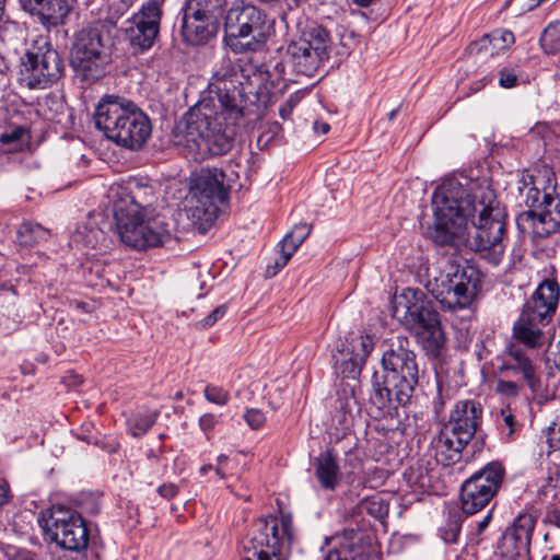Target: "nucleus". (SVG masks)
Segmentation results:
<instances>
[{
  "mask_svg": "<svg viewBox=\"0 0 560 560\" xmlns=\"http://www.w3.org/2000/svg\"><path fill=\"white\" fill-rule=\"evenodd\" d=\"M176 399H180L182 398V394L180 393H177L176 396H175Z\"/></svg>",
  "mask_w": 560,
  "mask_h": 560,
  "instance_id": "obj_64",
  "label": "nucleus"
},
{
  "mask_svg": "<svg viewBox=\"0 0 560 560\" xmlns=\"http://www.w3.org/2000/svg\"><path fill=\"white\" fill-rule=\"evenodd\" d=\"M536 524V518L529 513L520 514L502 536V547L506 560L528 553Z\"/></svg>",
  "mask_w": 560,
  "mask_h": 560,
  "instance_id": "obj_23",
  "label": "nucleus"
},
{
  "mask_svg": "<svg viewBox=\"0 0 560 560\" xmlns=\"http://www.w3.org/2000/svg\"><path fill=\"white\" fill-rule=\"evenodd\" d=\"M499 84L504 89H511L517 84V75L513 70L503 68L500 70Z\"/></svg>",
  "mask_w": 560,
  "mask_h": 560,
  "instance_id": "obj_43",
  "label": "nucleus"
},
{
  "mask_svg": "<svg viewBox=\"0 0 560 560\" xmlns=\"http://www.w3.org/2000/svg\"><path fill=\"white\" fill-rule=\"evenodd\" d=\"M492 518L491 512H489L481 521L477 524V532L478 534H481L489 525L490 521Z\"/></svg>",
  "mask_w": 560,
  "mask_h": 560,
  "instance_id": "obj_53",
  "label": "nucleus"
},
{
  "mask_svg": "<svg viewBox=\"0 0 560 560\" xmlns=\"http://www.w3.org/2000/svg\"><path fill=\"white\" fill-rule=\"evenodd\" d=\"M516 225L521 233L541 238L556 233L560 229V195L557 189H548L536 211L518 213Z\"/></svg>",
  "mask_w": 560,
  "mask_h": 560,
  "instance_id": "obj_20",
  "label": "nucleus"
},
{
  "mask_svg": "<svg viewBox=\"0 0 560 560\" xmlns=\"http://www.w3.org/2000/svg\"><path fill=\"white\" fill-rule=\"evenodd\" d=\"M540 46L546 54L560 51V22L555 21L548 24L539 38Z\"/></svg>",
  "mask_w": 560,
  "mask_h": 560,
  "instance_id": "obj_32",
  "label": "nucleus"
},
{
  "mask_svg": "<svg viewBox=\"0 0 560 560\" xmlns=\"http://www.w3.org/2000/svg\"><path fill=\"white\" fill-rule=\"evenodd\" d=\"M226 0H186L184 10L200 16H210L220 20L223 15Z\"/></svg>",
  "mask_w": 560,
  "mask_h": 560,
  "instance_id": "obj_31",
  "label": "nucleus"
},
{
  "mask_svg": "<svg viewBox=\"0 0 560 560\" xmlns=\"http://www.w3.org/2000/svg\"><path fill=\"white\" fill-rule=\"evenodd\" d=\"M226 46L235 54L260 50L270 35L271 22L257 7L236 0L224 16Z\"/></svg>",
  "mask_w": 560,
  "mask_h": 560,
  "instance_id": "obj_9",
  "label": "nucleus"
},
{
  "mask_svg": "<svg viewBox=\"0 0 560 560\" xmlns=\"http://www.w3.org/2000/svg\"><path fill=\"white\" fill-rule=\"evenodd\" d=\"M113 213L120 242L132 249L160 247L171 237L168 224L160 215L121 208L113 209Z\"/></svg>",
  "mask_w": 560,
  "mask_h": 560,
  "instance_id": "obj_12",
  "label": "nucleus"
},
{
  "mask_svg": "<svg viewBox=\"0 0 560 560\" xmlns=\"http://www.w3.org/2000/svg\"><path fill=\"white\" fill-rule=\"evenodd\" d=\"M218 422L213 413H205L199 418V427L205 433L212 431Z\"/></svg>",
  "mask_w": 560,
  "mask_h": 560,
  "instance_id": "obj_47",
  "label": "nucleus"
},
{
  "mask_svg": "<svg viewBox=\"0 0 560 560\" xmlns=\"http://www.w3.org/2000/svg\"><path fill=\"white\" fill-rule=\"evenodd\" d=\"M21 242L25 245H33L47 240L49 231L37 223H23L19 230Z\"/></svg>",
  "mask_w": 560,
  "mask_h": 560,
  "instance_id": "obj_33",
  "label": "nucleus"
},
{
  "mask_svg": "<svg viewBox=\"0 0 560 560\" xmlns=\"http://www.w3.org/2000/svg\"><path fill=\"white\" fill-rule=\"evenodd\" d=\"M400 110V105L394 109H392L388 114H387V117H388V120H394L396 118V116L398 115Z\"/></svg>",
  "mask_w": 560,
  "mask_h": 560,
  "instance_id": "obj_57",
  "label": "nucleus"
},
{
  "mask_svg": "<svg viewBox=\"0 0 560 560\" xmlns=\"http://www.w3.org/2000/svg\"><path fill=\"white\" fill-rule=\"evenodd\" d=\"M514 43V34L508 30H498L485 35L479 42V49L490 55L506 50Z\"/></svg>",
  "mask_w": 560,
  "mask_h": 560,
  "instance_id": "obj_30",
  "label": "nucleus"
},
{
  "mask_svg": "<svg viewBox=\"0 0 560 560\" xmlns=\"http://www.w3.org/2000/svg\"><path fill=\"white\" fill-rule=\"evenodd\" d=\"M384 373L372 377L371 407L376 418L397 419L418 385L419 368L407 337L398 336L383 353Z\"/></svg>",
  "mask_w": 560,
  "mask_h": 560,
  "instance_id": "obj_2",
  "label": "nucleus"
},
{
  "mask_svg": "<svg viewBox=\"0 0 560 560\" xmlns=\"http://www.w3.org/2000/svg\"><path fill=\"white\" fill-rule=\"evenodd\" d=\"M38 524L58 546L70 551H81L89 545V530L77 511L57 505L40 513Z\"/></svg>",
  "mask_w": 560,
  "mask_h": 560,
  "instance_id": "obj_14",
  "label": "nucleus"
},
{
  "mask_svg": "<svg viewBox=\"0 0 560 560\" xmlns=\"http://www.w3.org/2000/svg\"><path fill=\"white\" fill-rule=\"evenodd\" d=\"M163 0H147L126 21L125 34L135 52L150 49L160 33Z\"/></svg>",
  "mask_w": 560,
  "mask_h": 560,
  "instance_id": "obj_19",
  "label": "nucleus"
},
{
  "mask_svg": "<svg viewBox=\"0 0 560 560\" xmlns=\"http://www.w3.org/2000/svg\"><path fill=\"white\" fill-rule=\"evenodd\" d=\"M225 173L217 167L201 170L185 197L184 211L200 233L211 228L220 205L228 201L230 185L225 183Z\"/></svg>",
  "mask_w": 560,
  "mask_h": 560,
  "instance_id": "obj_7",
  "label": "nucleus"
},
{
  "mask_svg": "<svg viewBox=\"0 0 560 560\" xmlns=\"http://www.w3.org/2000/svg\"><path fill=\"white\" fill-rule=\"evenodd\" d=\"M497 423L508 438H511L516 430L517 423L510 407L502 408L497 416Z\"/></svg>",
  "mask_w": 560,
  "mask_h": 560,
  "instance_id": "obj_36",
  "label": "nucleus"
},
{
  "mask_svg": "<svg viewBox=\"0 0 560 560\" xmlns=\"http://www.w3.org/2000/svg\"><path fill=\"white\" fill-rule=\"evenodd\" d=\"M482 419V407L475 399L458 400L448 421L432 441L438 463L450 466L459 460L462 451L475 436Z\"/></svg>",
  "mask_w": 560,
  "mask_h": 560,
  "instance_id": "obj_6",
  "label": "nucleus"
},
{
  "mask_svg": "<svg viewBox=\"0 0 560 560\" xmlns=\"http://www.w3.org/2000/svg\"><path fill=\"white\" fill-rule=\"evenodd\" d=\"M545 324L546 322L522 312L513 324V340L506 346L505 360L500 368L501 371L520 373L533 392L540 388V377L529 352L544 346L545 335L541 327Z\"/></svg>",
  "mask_w": 560,
  "mask_h": 560,
  "instance_id": "obj_8",
  "label": "nucleus"
},
{
  "mask_svg": "<svg viewBox=\"0 0 560 560\" xmlns=\"http://www.w3.org/2000/svg\"><path fill=\"white\" fill-rule=\"evenodd\" d=\"M497 390L502 395L515 397L518 395L520 388L515 382L500 380L497 384Z\"/></svg>",
  "mask_w": 560,
  "mask_h": 560,
  "instance_id": "obj_44",
  "label": "nucleus"
},
{
  "mask_svg": "<svg viewBox=\"0 0 560 560\" xmlns=\"http://www.w3.org/2000/svg\"><path fill=\"white\" fill-rule=\"evenodd\" d=\"M159 410H138L127 419V430L133 438L143 436L156 422Z\"/></svg>",
  "mask_w": 560,
  "mask_h": 560,
  "instance_id": "obj_29",
  "label": "nucleus"
},
{
  "mask_svg": "<svg viewBox=\"0 0 560 560\" xmlns=\"http://www.w3.org/2000/svg\"><path fill=\"white\" fill-rule=\"evenodd\" d=\"M393 317L411 331L431 358H439L445 346V334L433 302L420 289L407 288L393 300Z\"/></svg>",
  "mask_w": 560,
  "mask_h": 560,
  "instance_id": "obj_5",
  "label": "nucleus"
},
{
  "mask_svg": "<svg viewBox=\"0 0 560 560\" xmlns=\"http://www.w3.org/2000/svg\"><path fill=\"white\" fill-rule=\"evenodd\" d=\"M291 539L290 518L258 520L252 526L248 545L245 547L252 556L244 560H284L281 549L284 542L290 544Z\"/></svg>",
  "mask_w": 560,
  "mask_h": 560,
  "instance_id": "obj_16",
  "label": "nucleus"
},
{
  "mask_svg": "<svg viewBox=\"0 0 560 560\" xmlns=\"http://www.w3.org/2000/svg\"><path fill=\"white\" fill-rule=\"evenodd\" d=\"M230 109L220 108L213 98L199 102L185 115V142L196 159L226 154L234 144L241 114L230 115Z\"/></svg>",
  "mask_w": 560,
  "mask_h": 560,
  "instance_id": "obj_3",
  "label": "nucleus"
},
{
  "mask_svg": "<svg viewBox=\"0 0 560 560\" xmlns=\"http://www.w3.org/2000/svg\"><path fill=\"white\" fill-rule=\"evenodd\" d=\"M94 121L108 140L132 151L140 150L152 132L149 117L119 96H104L95 108Z\"/></svg>",
  "mask_w": 560,
  "mask_h": 560,
  "instance_id": "obj_4",
  "label": "nucleus"
},
{
  "mask_svg": "<svg viewBox=\"0 0 560 560\" xmlns=\"http://www.w3.org/2000/svg\"><path fill=\"white\" fill-rule=\"evenodd\" d=\"M542 522L560 528V500L547 506Z\"/></svg>",
  "mask_w": 560,
  "mask_h": 560,
  "instance_id": "obj_42",
  "label": "nucleus"
},
{
  "mask_svg": "<svg viewBox=\"0 0 560 560\" xmlns=\"http://www.w3.org/2000/svg\"><path fill=\"white\" fill-rule=\"evenodd\" d=\"M311 233V226L306 223H300L294 225V228L285 235L289 240L295 242V244L300 245L306 240V237Z\"/></svg>",
  "mask_w": 560,
  "mask_h": 560,
  "instance_id": "obj_41",
  "label": "nucleus"
},
{
  "mask_svg": "<svg viewBox=\"0 0 560 560\" xmlns=\"http://www.w3.org/2000/svg\"><path fill=\"white\" fill-rule=\"evenodd\" d=\"M226 310L228 307L225 304L215 307L208 316L198 322V327L202 329L210 328L226 314Z\"/></svg>",
  "mask_w": 560,
  "mask_h": 560,
  "instance_id": "obj_40",
  "label": "nucleus"
},
{
  "mask_svg": "<svg viewBox=\"0 0 560 560\" xmlns=\"http://www.w3.org/2000/svg\"><path fill=\"white\" fill-rule=\"evenodd\" d=\"M112 192L117 198L114 201L115 208L122 210H136V213H152L151 209L156 197L154 188L147 180L132 179L125 187L118 186L112 188Z\"/></svg>",
  "mask_w": 560,
  "mask_h": 560,
  "instance_id": "obj_22",
  "label": "nucleus"
},
{
  "mask_svg": "<svg viewBox=\"0 0 560 560\" xmlns=\"http://www.w3.org/2000/svg\"><path fill=\"white\" fill-rule=\"evenodd\" d=\"M78 438L82 441H85L86 443H92V439L89 438L88 435L85 434H82V435H78Z\"/></svg>",
  "mask_w": 560,
  "mask_h": 560,
  "instance_id": "obj_61",
  "label": "nucleus"
},
{
  "mask_svg": "<svg viewBox=\"0 0 560 560\" xmlns=\"http://www.w3.org/2000/svg\"><path fill=\"white\" fill-rule=\"evenodd\" d=\"M212 469H213V466L210 464H207V465H203L200 467L199 472L201 476H206Z\"/></svg>",
  "mask_w": 560,
  "mask_h": 560,
  "instance_id": "obj_56",
  "label": "nucleus"
},
{
  "mask_svg": "<svg viewBox=\"0 0 560 560\" xmlns=\"http://www.w3.org/2000/svg\"><path fill=\"white\" fill-rule=\"evenodd\" d=\"M269 73L260 69L245 75L244 71L230 59H224L209 81V91L217 97L215 105L230 109V115L244 109L243 93L260 94L268 90Z\"/></svg>",
  "mask_w": 560,
  "mask_h": 560,
  "instance_id": "obj_10",
  "label": "nucleus"
},
{
  "mask_svg": "<svg viewBox=\"0 0 560 560\" xmlns=\"http://www.w3.org/2000/svg\"><path fill=\"white\" fill-rule=\"evenodd\" d=\"M299 103V97L296 95H291L279 108V115L283 120H287L291 117L294 107Z\"/></svg>",
  "mask_w": 560,
  "mask_h": 560,
  "instance_id": "obj_45",
  "label": "nucleus"
},
{
  "mask_svg": "<svg viewBox=\"0 0 560 560\" xmlns=\"http://www.w3.org/2000/svg\"><path fill=\"white\" fill-rule=\"evenodd\" d=\"M375 505H378V510H381V509H382L381 504H378L375 500H371V501H370V506H369V511H370L371 513H374V506H375Z\"/></svg>",
  "mask_w": 560,
  "mask_h": 560,
  "instance_id": "obj_59",
  "label": "nucleus"
},
{
  "mask_svg": "<svg viewBox=\"0 0 560 560\" xmlns=\"http://www.w3.org/2000/svg\"><path fill=\"white\" fill-rule=\"evenodd\" d=\"M27 137V131L23 127H15L11 131L4 132L0 136V141L3 144H14V150L22 147V143Z\"/></svg>",
  "mask_w": 560,
  "mask_h": 560,
  "instance_id": "obj_37",
  "label": "nucleus"
},
{
  "mask_svg": "<svg viewBox=\"0 0 560 560\" xmlns=\"http://www.w3.org/2000/svg\"><path fill=\"white\" fill-rule=\"evenodd\" d=\"M313 466L320 488L325 491H335L341 481L337 457L330 451L323 452L314 458Z\"/></svg>",
  "mask_w": 560,
  "mask_h": 560,
  "instance_id": "obj_28",
  "label": "nucleus"
},
{
  "mask_svg": "<svg viewBox=\"0 0 560 560\" xmlns=\"http://www.w3.org/2000/svg\"><path fill=\"white\" fill-rule=\"evenodd\" d=\"M213 470L215 471V474L221 478V479H224L225 478V474L223 472L222 468L220 466L213 468Z\"/></svg>",
  "mask_w": 560,
  "mask_h": 560,
  "instance_id": "obj_60",
  "label": "nucleus"
},
{
  "mask_svg": "<svg viewBox=\"0 0 560 560\" xmlns=\"http://www.w3.org/2000/svg\"><path fill=\"white\" fill-rule=\"evenodd\" d=\"M377 0H352V2L359 7H369L371 4H373L374 2H376Z\"/></svg>",
  "mask_w": 560,
  "mask_h": 560,
  "instance_id": "obj_55",
  "label": "nucleus"
},
{
  "mask_svg": "<svg viewBox=\"0 0 560 560\" xmlns=\"http://www.w3.org/2000/svg\"><path fill=\"white\" fill-rule=\"evenodd\" d=\"M373 347V339L368 335L351 334L345 340H337L332 352L336 372L345 377H355Z\"/></svg>",
  "mask_w": 560,
  "mask_h": 560,
  "instance_id": "obj_21",
  "label": "nucleus"
},
{
  "mask_svg": "<svg viewBox=\"0 0 560 560\" xmlns=\"http://www.w3.org/2000/svg\"><path fill=\"white\" fill-rule=\"evenodd\" d=\"M279 247L280 256L275 260V270L272 271L271 276H276L277 272L288 264L300 245L284 236L283 240L279 243Z\"/></svg>",
  "mask_w": 560,
  "mask_h": 560,
  "instance_id": "obj_34",
  "label": "nucleus"
},
{
  "mask_svg": "<svg viewBox=\"0 0 560 560\" xmlns=\"http://www.w3.org/2000/svg\"><path fill=\"white\" fill-rule=\"evenodd\" d=\"M219 20L210 16H200L184 10L182 34L190 45H203L213 38L219 30Z\"/></svg>",
  "mask_w": 560,
  "mask_h": 560,
  "instance_id": "obj_27",
  "label": "nucleus"
},
{
  "mask_svg": "<svg viewBox=\"0 0 560 560\" xmlns=\"http://www.w3.org/2000/svg\"><path fill=\"white\" fill-rule=\"evenodd\" d=\"M203 396L209 402L218 406L228 405L231 398L226 389L212 384L205 386Z\"/></svg>",
  "mask_w": 560,
  "mask_h": 560,
  "instance_id": "obj_35",
  "label": "nucleus"
},
{
  "mask_svg": "<svg viewBox=\"0 0 560 560\" xmlns=\"http://www.w3.org/2000/svg\"><path fill=\"white\" fill-rule=\"evenodd\" d=\"M445 397L442 387L439 385L438 395L433 400V408L436 416H440L444 410Z\"/></svg>",
  "mask_w": 560,
  "mask_h": 560,
  "instance_id": "obj_49",
  "label": "nucleus"
},
{
  "mask_svg": "<svg viewBox=\"0 0 560 560\" xmlns=\"http://www.w3.org/2000/svg\"><path fill=\"white\" fill-rule=\"evenodd\" d=\"M228 458L229 457L226 455H224V454L219 455L218 458H217V462H218L219 466L221 467V465L226 463Z\"/></svg>",
  "mask_w": 560,
  "mask_h": 560,
  "instance_id": "obj_58",
  "label": "nucleus"
},
{
  "mask_svg": "<svg viewBox=\"0 0 560 560\" xmlns=\"http://www.w3.org/2000/svg\"><path fill=\"white\" fill-rule=\"evenodd\" d=\"M110 61V38L102 25H89L74 34L70 66L75 78L91 85L105 74Z\"/></svg>",
  "mask_w": 560,
  "mask_h": 560,
  "instance_id": "obj_11",
  "label": "nucleus"
},
{
  "mask_svg": "<svg viewBox=\"0 0 560 560\" xmlns=\"http://www.w3.org/2000/svg\"><path fill=\"white\" fill-rule=\"evenodd\" d=\"M10 499V489L8 485L0 483V505L5 504Z\"/></svg>",
  "mask_w": 560,
  "mask_h": 560,
  "instance_id": "obj_52",
  "label": "nucleus"
},
{
  "mask_svg": "<svg viewBox=\"0 0 560 560\" xmlns=\"http://www.w3.org/2000/svg\"><path fill=\"white\" fill-rule=\"evenodd\" d=\"M559 284L556 280L546 279L524 304L522 312L548 323L556 313L559 302Z\"/></svg>",
  "mask_w": 560,
  "mask_h": 560,
  "instance_id": "obj_24",
  "label": "nucleus"
},
{
  "mask_svg": "<svg viewBox=\"0 0 560 560\" xmlns=\"http://www.w3.org/2000/svg\"><path fill=\"white\" fill-rule=\"evenodd\" d=\"M555 176L551 171H537L535 174L524 172L518 180V192L529 210L541 205L544 195L548 189H556Z\"/></svg>",
  "mask_w": 560,
  "mask_h": 560,
  "instance_id": "obj_26",
  "label": "nucleus"
},
{
  "mask_svg": "<svg viewBox=\"0 0 560 560\" xmlns=\"http://www.w3.org/2000/svg\"><path fill=\"white\" fill-rule=\"evenodd\" d=\"M547 441L550 448L555 451L560 448V423H552L549 427Z\"/></svg>",
  "mask_w": 560,
  "mask_h": 560,
  "instance_id": "obj_46",
  "label": "nucleus"
},
{
  "mask_svg": "<svg viewBox=\"0 0 560 560\" xmlns=\"http://www.w3.org/2000/svg\"><path fill=\"white\" fill-rule=\"evenodd\" d=\"M4 553L7 560H38L33 551L15 546H7Z\"/></svg>",
  "mask_w": 560,
  "mask_h": 560,
  "instance_id": "obj_38",
  "label": "nucleus"
},
{
  "mask_svg": "<svg viewBox=\"0 0 560 560\" xmlns=\"http://www.w3.org/2000/svg\"><path fill=\"white\" fill-rule=\"evenodd\" d=\"M432 207V238L438 245H448L460 238L468 219L476 212L478 218L472 222L468 245L490 264L501 261L505 250L506 214L491 188L477 183L467 188L457 179L450 178L436 187Z\"/></svg>",
  "mask_w": 560,
  "mask_h": 560,
  "instance_id": "obj_1",
  "label": "nucleus"
},
{
  "mask_svg": "<svg viewBox=\"0 0 560 560\" xmlns=\"http://www.w3.org/2000/svg\"><path fill=\"white\" fill-rule=\"evenodd\" d=\"M330 36L320 25L310 24L288 46V54L299 73L312 77L329 58Z\"/></svg>",
  "mask_w": 560,
  "mask_h": 560,
  "instance_id": "obj_17",
  "label": "nucleus"
},
{
  "mask_svg": "<svg viewBox=\"0 0 560 560\" xmlns=\"http://www.w3.org/2000/svg\"><path fill=\"white\" fill-rule=\"evenodd\" d=\"M244 420L253 430H258L265 424L266 417L261 410L253 408L246 410Z\"/></svg>",
  "mask_w": 560,
  "mask_h": 560,
  "instance_id": "obj_39",
  "label": "nucleus"
},
{
  "mask_svg": "<svg viewBox=\"0 0 560 560\" xmlns=\"http://www.w3.org/2000/svg\"><path fill=\"white\" fill-rule=\"evenodd\" d=\"M544 560H560V556L559 555H552L549 559H544Z\"/></svg>",
  "mask_w": 560,
  "mask_h": 560,
  "instance_id": "obj_62",
  "label": "nucleus"
},
{
  "mask_svg": "<svg viewBox=\"0 0 560 560\" xmlns=\"http://www.w3.org/2000/svg\"><path fill=\"white\" fill-rule=\"evenodd\" d=\"M330 126L327 122H315L314 124V130L317 133L325 135L329 131Z\"/></svg>",
  "mask_w": 560,
  "mask_h": 560,
  "instance_id": "obj_54",
  "label": "nucleus"
},
{
  "mask_svg": "<svg viewBox=\"0 0 560 560\" xmlns=\"http://www.w3.org/2000/svg\"><path fill=\"white\" fill-rule=\"evenodd\" d=\"M63 74V62L57 50L43 40L21 58L20 81L28 89H46Z\"/></svg>",
  "mask_w": 560,
  "mask_h": 560,
  "instance_id": "obj_15",
  "label": "nucleus"
},
{
  "mask_svg": "<svg viewBox=\"0 0 560 560\" xmlns=\"http://www.w3.org/2000/svg\"><path fill=\"white\" fill-rule=\"evenodd\" d=\"M350 400H354V396H352V395H351L349 398H347V402H346V405H347V407H349V408H350V406H349Z\"/></svg>",
  "mask_w": 560,
  "mask_h": 560,
  "instance_id": "obj_63",
  "label": "nucleus"
},
{
  "mask_svg": "<svg viewBox=\"0 0 560 560\" xmlns=\"http://www.w3.org/2000/svg\"><path fill=\"white\" fill-rule=\"evenodd\" d=\"M541 494H545V495L551 494L552 498L556 497V486L552 485L551 478L548 479V483L546 486L540 488L539 495H541Z\"/></svg>",
  "mask_w": 560,
  "mask_h": 560,
  "instance_id": "obj_51",
  "label": "nucleus"
},
{
  "mask_svg": "<svg viewBox=\"0 0 560 560\" xmlns=\"http://www.w3.org/2000/svg\"><path fill=\"white\" fill-rule=\"evenodd\" d=\"M74 0H20L24 11L46 27H56L65 23Z\"/></svg>",
  "mask_w": 560,
  "mask_h": 560,
  "instance_id": "obj_25",
  "label": "nucleus"
},
{
  "mask_svg": "<svg viewBox=\"0 0 560 560\" xmlns=\"http://www.w3.org/2000/svg\"><path fill=\"white\" fill-rule=\"evenodd\" d=\"M480 284V272L468 265L450 261L432 289L436 301L447 311L464 310L470 306Z\"/></svg>",
  "mask_w": 560,
  "mask_h": 560,
  "instance_id": "obj_13",
  "label": "nucleus"
},
{
  "mask_svg": "<svg viewBox=\"0 0 560 560\" xmlns=\"http://www.w3.org/2000/svg\"><path fill=\"white\" fill-rule=\"evenodd\" d=\"M324 560H351L348 552H343L340 550H330Z\"/></svg>",
  "mask_w": 560,
  "mask_h": 560,
  "instance_id": "obj_50",
  "label": "nucleus"
},
{
  "mask_svg": "<svg viewBox=\"0 0 560 560\" xmlns=\"http://www.w3.org/2000/svg\"><path fill=\"white\" fill-rule=\"evenodd\" d=\"M503 476V466L491 462L464 481L460 488L463 512L471 515L486 508L500 489Z\"/></svg>",
  "mask_w": 560,
  "mask_h": 560,
  "instance_id": "obj_18",
  "label": "nucleus"
},
{
  "mask_svg": "<svg viewBox=\"0 0 560 560\" xmlns=\"http://www.w3.org/2000/svg\"><path fill=\"white\" fill-rule=\"evenodd\" d=\"M178 490V487L174 483H163L158 488L156 491L162 498L171 500L177 495Z\"/></svg>",
  "mask_w": 560,
  "mask_h": 560,
  "instance_id": "obj_48",
  "label": "nucleus"
}]
</instances>
